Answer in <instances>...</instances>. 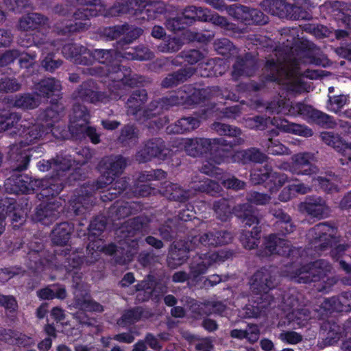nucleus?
Listing matches in <instances>:
<instances>
[{"instance_id": "f257e3e1", "label": "nucleus", "mask_w": 351, "mask_h": 351, "mask_svg": "<svg viewBox=\"0 0 351 351\" xmlns=\"http://www.w3.org/2000/svg\"><path fill=\"white\" fill-rule=\"evenodd\" d=\"M281 36L282 46L275 49V57L267 60L264 77L299 92L303 89V77L315 80L322 76V71L304 69L308 64H321V51L313 43L299 38L297 28H284Z\"/></svg>"}, {"instance_id": "f03ea898", "label": "nucleus", "mask_w": 351, "mask_h": 351, "mask_svg": "<svg viewBox=\"0 0 351 351\" xmlns=\"http://www.w3.org/2000/svg\"><path fill=\"white\" fill-rule=\"evenodd\" d=\"M59 106L48 108L39 115L38 119H23L19 128L20 143L24 145L34 144L44 139L51 133L56 138H64L66 130L60 125H56L60 119Z\"/></svg>"}, {"instance_id": "7ed1b4c3", "label": "nucleus", "mask_w": 351, "mask_h": 351, "mask_svg": "<svg viewBox=\"0 0 351 351\" xmlns=\"http://www.w3.org/2000/svg\"><path fill=\"white\" fill-rule=\"evenodd\" d=\"M337 228L326 222L319 223L311 228L306 237L311 245L318 254L331 248L330 256L339 262L341 267L347 273L351 272L350 247L348 245L339 244L336 237Z\"/></svg>"}, {"instance_id": "20e7f679", "label": "nucleus", "mask_w": 351, "mask_h": 351, "mask_svg": "<svg viewBox=\"0 0 351 351\" xmlns=\"http://www.w3.org/2000/svg\"><path fill=\"white\" fill-rule=\"evenodd\" d=\"M121 53L114 49H95L88 50V62L86 65H92L95 62L105 65L86 68L83 71L84 73L90 75H106L119 88H123L126 85H131L128 77L130 70L121 68L119 59Z\"/></svg>"}, {"instance_id": "39448f33", "label": "nucleus", "mask_w": 351, "mask_h": 351, "mask_svg": "<svg viewBox=\"0 0 351 351\" xmlns=\"http://www.w3.org/2000/svg\"><path fill=\"white\" fill-rule=\"evenodd\" d=\"M332 271V267L328 261L319 259L302 266L300 263H291L285 266L282 273L284 276L298 283L322 281V285L317 289L319 291L326 292L337 282L335 276H328Z\"/></svg>"}, {"instance_id": "423d86ee", "label": "nucleus", "mask_w": 351, "mask_h": 351, "mask_svg": "<svg viewBox=\"0 0 351 351\" xmlns=\"http://www.w3.org/2000/svg\"><path fill=\"white\" fill-rule=\"evenodd\" d=\"M5 186L8 191L13 193L39 191V193L37 194L39 199L56 196L63 189L61 180L56 178L32 179L23 174L12 175L5 180Z\"/></svg>"}, {"instance_id": "0eeeda50", "label": "nucleus", "mask_w": 351, "mask_h": 351, "mask_svg": "<svg viewBox=\"0 0 351 351\" xmlns=\"http://www.w3.org/2000/svg\"><path fill=\"white\" fill-rule=\"evenodd\" d=\"M119 14H129L139 21H149L166 10L164 2L158 0H119L114 8Z\"/></svg>"}, {"instance_id": "6e6552de", "label": "nucleus", "mask_w": 351, "mask_h": 351, "mask_svg": "<svg viewBox=\"0 0 351 351\" xmlns=\"http://www.w3.org/2000/svg\"><path fill=\"white\" fill-rule=\"evenodd\" d=\"M277 272L274 267L262 268L257 271L250 281V289L256 295H260L261 301L258 302L261 308H267L274 304V295L269 291L278 285Z\"/></svg>"}, {"instance_id": "1a4fd4ad", "label": "nucleus", "mask_w": 351, "mask_h": 351, "mask_svg": "<svg viewBox=\"0 0 351 351\" xmlns=\"http://www.w3.org/2000/svg\"><path fill=\"white\" fill-rule=\"evenodd\" d=\"M221 97L226 99L236 100L237 96L227 90H221L218 86L207 87L197 89L191 86H184L171 95V99L175 106L182 104H198L211 97Z\"/></svg>"}, {"instance_id": "9d476101", "label": "nucleus", "mask_w": 351, "mask_h": 351, "mask_svg": "<svg viewBox=\"0 0 351 351\" xmlns=\"http://www.w3.org/2000/svg\"><path fill=\"white\" fill-rule=\"evenodd\" d=\"M148 220L144 217H138L125 221L117 230L116 234L120 238L119 247L129 258L138 248V234L145 232Z\"/></svg>"}, {"instance_id": "9b49d317", "label": "nucleus", "mask_w": 351, "mask_h": 351, "mask_svg": "<svg viewBox=\"0 0 351 351\" xmlns=\"http://www.w3.org/2000/svg\"><path fill=\"white\" fill-rule=\"evenodd\" d=\"M110 86V94L98 90L96 83L92 80H87L80 84L72 93V98L76 101H87L91 104L106 103L110 99H117L121 97L122 88H119L116 84Z\"/></svg>"}, {"instance_id": "f8f14e48", "label": "nucleus", "mask_w": 351, "mask_h": 351, "mask_svg": "<svg viewBox=\"0 0 351 351\" xmlns=\"http://www.w3.org/2000/svg\"><path fill=\"white\" fill-rule=\"evenodd\" d=\"M215 230L192 237L191 239L185 243L183 250L178 249L179 252L184 253V254L180 258L176 251H172L168 258V264L172 267L180 265L187 259L186 254L189 252L201 249L202 247H215Z\"/></svg>"}, {"instance_id": "ddd939ff", "label": "nucleus", "mask_w": 351, "mask_h": 351, "mask_svg": "<svg viewBox=\"0 0 351 351\" xmlns=\"http://www.w3.org/2000/svg\"><path fill=\"white\" fill-rule=\"evenodd\" d=\"M127 164V159L119 155L102 158L99 162L102 175L97 181L96 189H101L112 184L122 173Z\"/></svg>"}, {"instance_id": "4468645a", "label": "nucleus", "mask_w": 351, "mask_h": 351, "mask_svg": "<svg viewBox=\"0 0 351 351\" xmlns=\"http://www.w3.org/2000/svg\"><path fill=\"white\" fill-rule=\"evenodd\" d=\"M226 143L223 138H194L182 140V147L186 153L191 156L197 157L204 154L219 156V147Z\"/></svg>"}, {"instance_id": "2eb2a0df", "label": "nucleus", "mask_w": 351, "mask_h": 351, "mask_svg": "<svg viewBox=\"0 0 351 351\" xmlns=\"http://www.w3.org/2000/svg\"><path fill=\"white\" fill-rule=\"evenodd\" d=\"M287 179V175L274 171L268 165L254 170L250 174V180L254 184L265 183V188L271 194L277 193Z\"/></svg>"}, {"instance_id": "dca6fc26", "label": "nucleus", "mask_w": 351, "mask_h": 351, "mask_svg": "<svg viewBox=\"0 0 351 351\" xmlns=\"http://www.w3.org/2000/svg\"><path fill=\"white\" fill-rule=\"evenodd\" d=\"M230 256L231 253L229 252L220 251L199 254L193 257L190 265L191 279L195 282L199 281L200 276L206 274L213 264L224 261Z\"/></svg>"}, {"instance_id": "f3484780", "label": "nucleus", "mask_w": 351, "mask_h": 351, "mask_svg": "<svg viewBox=\"0 0 351 351\" xmlns=\"http://www.w3.org/2000/svg\"><path fill=\"white\" fill-rule=\"evenodd\" d=\"M263 250L258 253L260 256H268L279 254L284 256L298 258L300 255V249L292 247L290 241L271 234L264 237Z\"/></svg>"}, {"instance_id": "a211bd4d", "label": "nucleus", "mask_w": 351, "mask_h": 351, "mask_svg": "<svg viewBox=\"0 0 351 351\" xmlns=\"http://www.w3.org/2000/svg\"><path fill=\"white\" fill-rule=\"evenodd\" d=\"M314 154L310 152H302L294 154L291 157V164L285 163L281 168L293 174L311 176L316 174L318 169L311 164Z\"/></svg>"}, {"instance_id": "6ab92c4d", "label": "nucleus", "mask_w": 351, "mask_h": 351, "mask_svg": "<svg viewBox=\"0 0 351 351\" xmlns=\"http://www.w3.org/2000/svg\"><path fill=\"white\" fill-rule=\"evenodd\" d=\"M291 108L293 113L300 115L309 121L328 128H333L335 125L332 117L313 108L311 106L302 103H295L291 105Z\"/></svg>"}, {"instance_id": "aec40b11", "label": "nucleus", "mask_w": 351, "mask_h": 351, "mask_svg": "<svg viewBox=\"0 0 351 351\" xmlns=\"http://www.w3.org/2000/svg\"><path fill=\"white\" fill-rule=\"evenodd\" d=\"M298 209L300 212L318 219L328 217L331 212L326 201L319 196L306 197L304 202L299 204Z\"/></svg>"}, {"instance_id": "412c9836", "label": "nucleus", "mask_w": 351, "mask_h": 351, "mask_svg": "<svg viewBox=\"0 0 351 351\" xmlns=\"http://www.w3.org/2000/svg\"><path fill=\"white\" fill-rule=\"evenodd\" d=\"M169 153V149L165 147L161 138H153L146 142L144 147L138 152L136 159L140 162H147L153 158L165 160Z\"/></svg>"}, {"instance_id": "4be33fe9", "label": "nucleus", "mask_w": 351, "mask_h": 351, "mask_svg": "<svg viewBox=\"0 0 351 351\" xmlns=\"http://www.w3.org/2000/svg\"><path fill=\"white\" fill-rule=\"evenodd\" d=\"M51 197H44L47 202L44 201L40 203L35 210L34 219L41 222L44 225H49L55 221L59 216V208L62 206L60 199L50 200ZM41 198L40 199H42Z\"/></svg>"}, {"instance_id": "5701e85b", "label": "nucleus", "mask_w": 351, "mask_h": 351, "mask_svg": "<svg viewBox=\"0 0 351 351\" xmlns=\"http://www.w3.org/2000/svg\"><path fill=\"white\" fill-rule=\"evenodd\" d=\"M73 161L71 156H58L56 158L51 160H42L38 162V167L42 171H47L52 169L56 174L48 178H56L61 180L64 187V173L68 171L73 165ZM45 178V179H47Z\"/></svg>"}, {"instance_id": "b1692460", "label": "nucleus", "mask_w": 351, "mask_h": 351, "mask_svg": "<svg viewBox=\"0 0 351 351\" xmlns=\"http://www.w3.org/2000/svg\"><path fill=\"white\" fill-rule=\"evenodd\" d=\"M104 11V9H97L95 8H80L77 9L73 14L75 20L84 21V22H77L74 25L71 24L61 31L64 33L74 32L77 31H83L87 29L90 23L89 20L91 17L97 16L99 12Z\"/></svg>"}, {"instance_id": "393cba45", "label": "nucleus", "mask_w": 351, "mask_h": 351, "mask_svg": "<svg viewBox=\"0 0 351 351\" xmlns=\"http://www.w3.org/2000/svg\"><path fill=\"white\" fill-rule=\"evenodd\" d=\"M215 130L221 135H226L236 137L231 141H228L223 138L226 143L223 146L219 147V156H223L226 152H228L232 147L243 145L245 139L239 136L241 134V130L237 128L232 127L221 123H216L214 124Z\"/></svg>"}, {"instance_id": "a878e982", "label": "nucleus", "mask_w": 351, "mask_h": 351, "mask_svg": "<svg viewBox=\"0 0 351 351\" xmlns=\"http://www.w3.org/2000/svg\"><path fill=\"white\" fill-rule=\"evenodd\" d=\"M237 58L232 66V77L234 80H238L241 77H251L254 75L258 69V66L254 60L248 58Z\"/></svg>"}, {"instance_id": "bb28decb", "label": "nucleus", "mask_w": 351, "mask_h": 351, "mask_svg": "<svg viewBox=\"0 0 351 351\" xmlns=\"http://www.w3.org/2000/svg\"><path fill=\"white\" fill-rule=\"evenodd\" d=\"M88 50L86 47L76 43H68L63 46V56L77 64L86 65L88 62Z\"/></svg>"}, {"instance_id": "cd10ccee", "label": "nucleus", "mask_w": 351, "mask_h": 351, "mask_svg": "<svg viewBox=\"0 0 351 351\" xmlns=\"http://www.w3.org/2000/svg\"><path fill=\"white\" fill-rule=\"evenodd\" d=\"M147 99V95L145 90L134 91L127 101V114L134 116L136 119H141L144 110L143 106Z\"/></svg>"}, {"instance_id": "c85d7f7f", "label": "nucleus", "mask_w": 351, "mask_h": 351, "mask_svg": "<svg viewBox=\"0 0 351 351\" xmlns=\"http://www.w3.org/2000/svg\"><path fill=\"white\" fill-rule=\"evenodd\" d=\"M88 188L84 187V189H81V193H78V195L71 200V206L76 215L84 214L93 205L92 193Z\"/></svg>"}, {"instance_id": "c756f323", "label": "nucleus", "mask_w": 351, "mask_h": 351, "mask_svg": "<svg viewBox=\"0 0 351 351\" xmlns=\"http://www.w3.org/2000/svg\"><path fill=\"white\" fill-rule=\"evenodd\" d=\"M101 241H97L90 242L87 247V256L85 259L86 265H91L97 261L100 256V252H104L106 254L112 255L117 253L118 251V246L110 244L108 246H103L100 245Z\"/></svg>"}, {"instance_id": "7c9ffc66", "label": "nucleus", "mask_w": 351, "mask_h": 351, "mask_svg": "<svg viewBox=\"0 0 351 351\" xmlns=\"http://www.w3.org/2000/svg\"><path fill=\"white\" fill-rule=\"evenodd\" d=\"M90 114L87 108L81 104H75L70 114L69 130L72 134L84 125L89 123Z\"/></svg>"}, {"instance_id": "2f4dec72", "label": "nucleus", "mask_w": 351, "mask_h": 351, "mask_svg": "<svg viewBox=\"0 0 351 351\" xmlns=\"http://www.w3.org/2000/svg\"><path fill=\"white\" fill-rule=\"evenodd\" d=\"M161 193L169 199L178 202H184L193 195V193L191 191H185L178 184L170 182H165L162 183Z\"/></svg>"}, {"instance_id": "473e14b6", "label": "nucleus", "mask_w": 351, "mask_h": 351, "mask_svg": "<svg viewBox=\"0 0 351 351\" xmlns=\"http://www.w3.org/2000/svg\"><path fill=\"white\" fill-rule=\"evenodd\" d=\"M273 124L280 130L297 134L304 137H310L313 135V131L306 125L291 123L286 119L274 120Z\"/></svg>"}, {"instance_id": "72a5a7b5", "label": "nucleus", "mask_w": 351, "mask_h": 351, "mask_svg": "<svg viewBox=\"0 0 351 351\" xmlns=\"http://www.w3.org/2000/svg\"><path fill=\"white\" fill-rule=\"evenodd\" d=\"M261 6L264 11L282 19H287L288 10L291 9L290 3L282 0H264Z\"/></svg>"}, {"instance_id": "f704fd0d", "label": "nucleus", "mask_w": 351, "mask_h": 351, "mask_svg": "<svg viewBox=\"0 0 351 351\" xmlns=\"http://www.w3.org/2000/svg\"><path fill=\"white\" fill-rule=\"evenodd\" d=\"M235 215L241 219L244 223V228L251 227L252 225L258 226L260 218L255 213L252 206L248 204H240L234 208Z\"/></svg>"}, {"instance_id": "c9c22d12", "label": "nucleus", "mask_w": 351, "mask_h": 351, "mask_svg": "<svg viewBox=\"0 0 351 351\" xmlns=\"http://www.w3.org/2000/svg\"><path fill=\"white\" fill-rule=\"evenodd\" d=\"M234 160L239 161L243 164L248 162L263 163L268 157L259 149L250 147L247 149L241 150L234 154Z\"/></svg>"}, {"instance_id": "e433bc0d", "label": "nucleus", "mask_w": 351, "mask_h": 351, "mask_svg": "<svg viewBox=\"0 0 351 351\" xmlns=\"http://www.w3.org/2000/svg\"><path fill=\"white\" fill-rule=\"evenodd\" d=\"M21 116L8 110H0V132L14 128L13 132L19 136Z\"/></svg>"}, {"instance_id": "4c0bfd02", "label": "nucleus", "mask_w": 351, "mask_h": 351, "mask_svg": "<svg viewBox=\"0 0 351 351\" xmlns=\"http://www.w3.org/2000/svg\"><path fill=\"white\" fill-rule=\"evenodd\" d=\"M35 88L39 95L49 98L62 90V84L60 81L55 77H48L38 82Z\"/></svg>"}, {"instance_id": "58836bf2", "label": "nucleus", "mask_w": 351, "mask_h": 351, "mask_svg": "<svg viewBox=\"0 0 351 351\" xmlns=\"http://www.w3.org/2000/svg\"><path fill=\"white\" fill-rule=\"evenodd\" d=\"M73 306L85 311L102 312L104 308L99 303L93 300L90 297L86 294H78L75 293Z\"/></svg>"}, {"instance_id": "ea45409f", "label": "nucleus", "mask_w": 351, "mask_h": 351, "mask_svg": "<svg viewBox=\"0 0 351 351\" xmlns=\"http://www.w3.org/2000/svg\"><path fill=\"white\" fill-rule=\"evenodd\" d=\"M48 18L39 13H30L23 16L19 23V27L23 31L34 29L40 25L47 24Z\"/></svg>"}, {"instance_id": "a19ab883", "label": "nucleus", "mask_w": 351, "mask_h": 351, "mask_svg": "<svg viewBox=\"0 0 351 351\" xmlns=\"http://www.w3.org/2000/svg\"><path fill=\"white\" fill-rule=\"evenodd\" d=\"M275 303L270 306H278L285 311H293L298 307V298L296 290L291 289L285 291L281 299L274 298Z\"/></svg>"}, {"instance_id": "79ce46f5", "label": "nucleus", "mask_w": 351, "mask_h": 351, "mask_svg": "<svg viewBox=\"0 0 351 351\" xmlns=\"http://www.w3.org/2000/svg\"><path fill=\"white\" fill-rule=\"evenodd\" d=\"M192 183L193 184L192 188L194 191L206 193L213 196L220 193L221 191V187L217 182L208 178L198 180L197 178L195 177L193 179Z\"/></svg>"}, {"instance_id": "37998d69", "label": "nucleus", "mask_w": 351, "mask_h": 351, "mask_svg": "<svg viewBox=\"0 0 351 351\" xmlns=\"http://www.w3.org/2000/svg\"><path fill=\"white\" fill-rule=\"evenodd\" d=\"M331 9L332 15L351 29V5L345 2L335 1L332 3Z\"/></svg>"}, {"instance_id": "c03bdc74", "label": "nucleus", "mask_w": 351, "mask_h": 351, "mask_svg": "<svg viewBox=\"0 0 351 351\" xmlns=\"http://www.w3.org/2000/svg\"><path fill=\"white\" fill-rule=\"evenodd\" d=\"M261 229L258 226L253 227L252 230H243L239 237L243 246L247 250L254 249L260 243Z\"/></svg>"}, {"instance_id": "a18cd8bd", "label": "nucleus", "mask_w": 351, "mask_h": 351, "mask_svg": "<svg viewBox=\"0 0 351 351\" xmlns=\"http://www.w3.org/2000/svg\"><path fill=\"white\" fill-rule=\"evenodd\" d=\"M171 95L169 97H165L159 100L152 101L146 109L143 110V117L149 118L152 116L159 114L165 109H168L171 106H175L172 104Z\"/></svg>"}, {"instance_id": "49530a36", "label": "nucleus", "mask_w": 351, "mask_h": 351, "mask_svg": "<svg viewBox=\"0 0 351 351\" xmlns=\"http://www.w3.org/2000/svg\"><path fill=\"white\" fill-rule=\"evenodd\" d=\"M194 71L191 68L180 69L177 72L168 75L162 82V86L165 88H170L184 82L192 76Z\"/></svg>"}, {"instance_id": "de8ad7c7", "label": "nucleus", "mask_w": 351, "mask_h": 351, "mask_svg": "<svg viewBox=\"0 0 351 351\" xmlns=\"http://www.w3.org/2000/svg\"><path fill=\"white\" fill-rule=\"evenodd\" d=\"M73 227L68 223L58 224L52 231V241L58 245H64L70 239Z\"/></svg>"}, {"instance_id": "09e8293b", "label": "nucleus", "mask_w": 351, "mask_h": 351, "mask_svg": "<svg viewBox=\"0 0 351 351\" xmlns=\"http://www.w3.org/2000/svg\"><path fill=\"white\" fill-rule=\"evenodd\" d=\"M33 42L37 47L40 49L42 55L45 56L49 53L54 54V52L58 51L62 45L59 40H49L47 39L46 36L40 38L38 34L33 36Z\"/></svg>"}, {"instance_id": "8fccbe9b", "label": "nucleus", "mask_w": 351, "mask_h": 351, "mask_svg": "<svg viewBox=\"0 0 351 351\" xmlns=\"http://www.w3.org/2000/svg\"><path fill=\"white\" fill-rule=\"evenodd\" d=\"M135 203L117 202L110 208V217L112 220L126 217L133 213Z\"/></svg>"}, {"instance_id": "3c124183", "label": "nucleus", "mask_w": 351, "mask_h": 351, "mask_svg": "<svg viewBox=\"0 0 351 351\" xmlns=\"http://www.w3.org/2000/svg\"><path fill=\"white\" fill-rule=\"evenodd\" d=\"M18 145H12L10 147V157L16 159V164L14 167V171H22L27 169L29 162L30 160V155L29 149L23 150L18 153Z\"/></svg>"}, {"instance_id": "603ef678", "label": "nucleus", "mask_w": 351, "mask_h": 351, "mask_svg": "<svg viewBox=\"0 0 351 351\" xmlns=\"http://www.w3.org/2000/svg\"><path fill=\"white\" fill-rule=\"evenodd\" d=\"M199 121L193 117H184L176 121L174 125L171 126V132L181 134L191 131L199 126Z\"/></svg>"}, {"instance_id": "864d4df0", "label": "nucleus", "mask_w": 351, "mask_h": 351, "mask_svg": "<svg viewBox=\"0 0 351 351\" xmlns=\"http://www.w3.org/2000/svg\"><path fill=\"white\" fill-rule=\"evenodd\" d=\"M121 57L127 60H147L153 58V53L150 50L143 46H139L135 49L125 51Z\"/></svg>"}, {"instance_id": "5fc2aeb1", "label": "nucleus", "mask_w": 351, "mask_h": 351, "mask_svg": "<svg viewBox=\"0 0 351 351\" xmlns=\"http://www.w3.org/2000/svg\"><path fill=\"white\" fill-rule=\"evenodd\" d=\"M261 145L263 148L267 149V151L270 154L288 155L290 154L289 148L283 145L278 140H273L269 138L266 140H263Z\"/></svg>"}, {"instance_id": "6e6d98bb", "label": "nucleus", "mask_w": 351, "mask_h": 351, "mask_svg": "<svg viewBox=\"0 0 351 351\" xmlns=\"http://www.w3.org/2000/svg\"><path fill=\"white\" fill-rule=\"evenodd\" d=\"M40 104L38 99L31 94H23L18 95L13 101V106L22 109H34Z\"/></svg>"}, {"instance_id": "4d7b16f0", "label": "nucleus", "mask_w": 351, "mask_h": 351, "mask_svg": "<svg viewBox=\"0 0 351 351\" xmlns=\"http://www.w3.org/2000/svg\"><path fill=\"white\" fill-rule=\"evenodd\" d=\"M143 317V309L136 307L125 311L117 323L119 326H126L138 322Z\"/></svg>"}, {"instance_id": "13d9d810", "label": "nucleus", "mask_w": 351, "mask_h": 351, "mask_svg": "<svg viewBox=\"0 0 351 351\" xmlns=\"http://www.w3.org/2000/svg\"><path fill=\"white\" fill-rule=\"evenodd\" d=\"M250 8L241 5H232L226 6L225 9L228 14L234 19L248 23L250 18Z\"/></svg>"}, {"instance_id": "bf43d9fd", "label": "nucleus", "mask_w": 351, "mask_h": 351, "mask_svg": "<svg viewBox=\"0 0 351 351\" xmlns=\"http://www.w3.org/2000/svg\"><path fill=\"white\" fill-rule=\"evenodd\" d=\"M112 186L108 189V194H104L101 196L103 201L112 200L118 194L121 193L128 186V181L125 178H121L112 182Z\"/></svg>"}, {"instance_id": "052dcab7", "label": "nucleus", "mask_w": 351, "mask_h": 351, "mask_svg": "<svg viewBox=\"0 0 351 351\" xmlns=\"http://www.w3.org/2000/svg\"><path fill=\"white\" fill-rule=\"evenodd\" d=\"M72 134L77 138L88 136L94 144H97L100 142V134L97 132L95 127L90 126L88 124L84 125L81 128L73 132Z\"/></svg>"}, {"instance_id": "680f3d73", "label": "nucleus", "mask_w": 351, "mask_h": 351, "mask_svg": "<svg viewBox=\"0 0 351 351\" xmlns=\"http://www.w3.org/2000/svg\"><path fill=\"white\" fill-rule=\"evenodd\" d=\"M213 210L216 214L217 218L221 221H227L231 215L230 206L228 201L226 199H221L215 202Z\"/></svg>"}, {"instance_id": "e2e57ef3", "label": "nucleus", "mask_w": 351, "mask_h": 351, "mask_svg": "<svg viewBox=\"0 0 351 351\" xmlns=\"http://www.w3.org/2000/svg\"><path fill=\"white\" fill-rule=\"evenodd\" d=\"M124 34L117 43L120 47L131 43L133 40L138 38L142 34V29L138 27H131L128 25H123Z\"/></svg>"}, {"instance_id": "0e129e2a", "label": "nucleus", "mask_w": 351, "mask_h": 351, "mask_svg": "<svg viewBox=\"0 0 351 351\" xmlns=\"http://www.w3.org/2000/svg\"><path fill=\"white\" fill-rule=\"evenodd\" d=\"M21 84L14 77L0 74V93H13L19 90Z\"/></svg>"}, {"instance_id": "69168bd1", "label": "nucleus", "mask_w": 351, "mask_h": 351, "mask_svg": "<svg viewBox=\"0 0 351 351\" xmlns=\"http://www.w3.org/2000/svg\"><path fill=\"white\" fill-rule=\"evenodd\" d=\"M320 138L328 146L337 150L345 145V141L338 134L332 132H323L320 133Z\"/></svg>"}, {"instance_id": "338daca9", "label": "nucleus", "mask_w": 351, "mask_h": 351, "mask_svg": "<svg viewBox=\"0 0 351 351\" xmlns=\"http://www.w3.org/2000/svg\"><path fill=\"white\" fill-rule=\"evenodd\" d=\"M348 101V95L342 94L338 95H329L327 108L329 110L335 113H339L340 110L347 104Z\"/></svg>"}, {"instance_id": "774afa93", "label": "nucleus", "mask_w": 351, "mask_h": 351, "mask_svg": "<svg viewBox=\"0 0 351 351\" xmlns=\"http://www.w3.org/2000/svg\"><path fill=\"white\" fill-rule=\"evenodd\" d=\"M215 49L223 56L234 55L237 49L233 44L227 38L217 39L214 43Z\"/></svg>"}]
</instances>
